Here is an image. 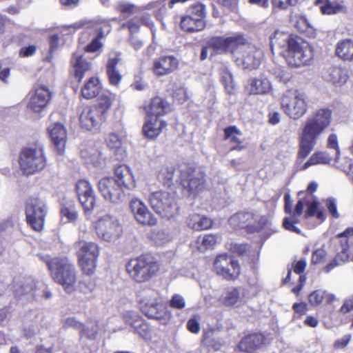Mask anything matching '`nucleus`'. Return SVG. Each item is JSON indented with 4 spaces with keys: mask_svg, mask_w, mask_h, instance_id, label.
Masks as SVG:
<instances>
[{
    "mask_svg": "<svg viewBox=\"0 0 353 353\" xmlns=\"http://www.w3.org/2000/svg\"><path fill=\"white\" fill-rule=\"evenodd\" d=\"M115 181L125 190H130L136 187V181L131 169L126 165H119L115 167L114 176Z\"/></svg>",
    "mask_w": 353,
    "mask_h": 353,
    "instance_id": "obj_28",
    "label": "nucleus"
},
{
    "mask_svg": "<svg viewBox=\"0 0 353 353\" xmlns=\"http://www.w3.org/2000/svg\"><path fill=\"white\" fill-rule=\"evenodd\" d=\"M98 259H77L78 266L83 275L93 276L97 270Z\"/></svg>",
    "mask_w": 353,
    "mask_h": 353,
    "instance_id": "obj_45",
    "label": "nucleus"
},
{
    "mask_svg": "<svg viewBox=\"0 0 353 353\" xmlns=\"http://www.w3.org/2000/svg\"><path fill=\"white\" fill-rule=\"evenodd\" d=\"M335 55L343 61H353V40L345 39L339 41L336 45Z\"/></svg>",
    "mask_w": 353,
    "mask_h": 353,
    "instance_id": "obj_39",
    "label": "nucleus"
},
{
    "mask_svg": "<svg viewBox=\"0 0 353 353\" xmlns=\"http://www.w3.org/2000/svg\"><path fill=\"white\" fill-rule=\"evenodd\" d=\"M92 70V64L79 52L72 53L70 59V75L81 83L87 74Z\"/></svg>",
    "mask_w": 353,
    "mask_h": 353,
    "instance_id": "obj_21",
    "label": "nucleus"
},
{
    "mask_svg": "<svg viewBox=\"0 0 353 353\" xmlns=\"http://www.w3.org/2000/svg\"><path fill=\"white\" fill-rule=\"evenodd\" d=\"M125 322L132 327L134 332L147 339L151 337V329L149 324L141 316L137 314H128L124 316Z\"/></svg>",
    "mask_w": 353,
    "mask_h": 353,
    "instance_id": "obj_30",
    "label": "nucleus"
},
{
    "mask_svg": "<svg viewBox=\"0 0 353 353\" xmlns=\"http://www.w3.org/2000/svg\"><path fill=\"white\" fill-rule=\"evenodd\" d=\"M121 61L119 55L108 59L105 65V73L109 84L117 88L120 87L123 79V75L117 68V65Z\"/></svg>",
    "mask_w": 353,
    "mask_h": 353,
    "instance_id": "obj_32",
    "label": "nucleus"
},
{
    "mask_svg": "<svg viewBox=\"0 0 353 353\" xmlns=\"http://www.w3.org/2000/svg\"><path fill=\"white\" fill-rule=\"evenodd\" d=\"M327 147L334 150V161H337L340 157V148L337 135L336 134H330L327 138Z\"/></svg>",
    "mask_w": 353,
    "mask_h": 353,
    "instance_id": "obj_53",
    "label": "nucleus"
},
{
    "mask_svg": "<svg viewBox=\"0 0 353 353\" xmlns=\"http://www.w3.org/2000/svg\"><path fill=\"white\" fill-rule=\"evenodd\" d=\"M48 130L57 154H63L67 136L66 130L63 125L60 123H55L51 125Z\"/></svg>",
    "mask_w": 353,
    "mask_h": 353,
    "instance_id": "obj_29",
    "label": "nucleus"
},
{
    "mask_svg": "<svg viewBox=\"0 0 353 353\" xmlns=\"http://www.w3.org/2000/svg\"><path fill=\"white\" fill-rule=\"evenodd\" d=\"M21 171L28 175L43 170L47 164L43 146L39 143L22 148L19 158Z\"/></svg>",
    "mask_w": 353,
    "mask_h": 353,
    "instance_id": "obj_8",
    "label": "nucleus"
},
{
    "mask_svg": "<svg viewBox=\"0 0 353 353\" xmlns=\"http://www.w3.org/2000/svg\"><path fill=\"white\" fill-rule=\"evenodd\" d=\"M140 108L144 110L146 116L160 118H163L172 110L171 103L165 98L160 96L152 97L148 104L142 105Z\"/></svg>",
    "mask_w": 353,
    "mask_h": 353,
    "instance_id": "obj_23",
    "label": "nucleus"
},
{
    "mask_svg": "<svg viewBox=\"0 0 353 353\" xmlns=\"http://www.w3.org/2000/svg\"><path fill=\"white\" fill-rule=\"evenodd\" d=\"M77 259H98L100 255V247L94 242L79 241L76 243Z\"/></svg>",
    "mask_w": 353,
    "mask_h": 353,
    "instance_id": "obj_31",
    "label": "nucleus"
},
{
    "mask_svg": "<svg viewBox=\"0 0 353 353\" xmlns=\"http://www.w3.org/2000/svg\"><path fill=\"white\" fill-rule=\"evenodd\" d=\"M168 125V121L163 118L147 116L142 127V132L145 138L154 140L163 132Z\"/></svg>",
    "mask_w": 353,
    "mask_h": 353,
    "instance_id": "obj_24",
    "label": "nucleus"
},
{
    "mask_svg": "<svg viewBox=\"0 0 353 353\" xmlns=\"http://www.w3.org/2000/svg\"><path fill=\"white\" fill-rule=\"evenodd\" d=\"M241 299V288L231 287L228 288L223 297L224 305L227 306L234 305L238 303Z\"/></svg>",
    "mask_w": 353,
    "mask_h": 353,
    "instance_id": "obj_47",
    "label": "nucleus"
},
{
    "mask_svg": "<svg viewBox=\"0 0 353 353\" xmlns=\"http://www.w3.org/2000/svg\"><path fill=\"white\" fill-rule=\"evenodd\" d=\"M292 309L294 312L292 320L295 321L301 319L307 314L308 306L305 302H296L292 305Z\"/></svg>",
    "mask_w": 353,
    "mask_h": 353,
    "instance_id": "obj_50",
    "label": "nucleus"
},
{
    "mask_svg": "<svg viewBox=\"0 0 353 353\" xmlns=\"http://www.w3.org/2000/svg\"><path fill=\"white\" fill-rule=\"evenodd\" d=\"M125 270L129 279L137 284L150 282L161 271L159 261L152 254L143 253L128 259Z\"/></svg>",
    "mask_w": 353,
    "mask_h": 353,
    "instance_id": "obj_4",
    "label": "nucleus"
},
{
    "mask_svg": "<svg viewBox=\"0 0 353 353\" xmlns=\"http://www.w3.org/2000/svg\"><path fill=\"white\" fill-rule=\"evenodd\" d=\"M117 100V95L110 91L100 94L94 104L85 108L79 117L81 126L86 130L103 123Z\"/></svg>",
    "mask_w": 353,
    "mask_h": 353,
    "instance_id": "obj_5",
    "label": "nucleus"
},
{
    "mask_svg": "<svg viewBox=\"0 0 353 353\" xmlns=\"http://www.w3.org/2000/svg\"><path fill=\"white\" fill-rule=\"evenodd\" d=\"M30 101L28 107L34 112H41L50 103L52 92L44 85L34 86L29 93Z\"/></svg>",
    "mask_w": 353,
    "mask_h": 353,
    "instance_id": "obj_19",
    "label": "nucleus"
},
{
    "mask_svg": "<svg viewBox=\"0 0 353 353\" xmlns=\"http://www.w3.org/2000/svg\"><path fill=\"white\" fill-rule=\"evenodd\" d=\"M221 82L223 85L225 90L228 94H234L235 86L233 82L232 76L230 72L224 71L221 74Z\"/></svg>",
    "mask_w": 353,
    "mask_h": 353,
    "instance_id": "obj_51",
    "label": "nucleus"
},
{
    "mask_svg": "<svg viewBox=\"0 0 353 353\" xmlns=\"http://www.w3.org/2000/svg\"><path fill=\"white\" fill-rule=\"evenodd\" d=\"M219 47H223L230 53L238 66L244 70H252L257 69L263 58V50L255 46L251 45L243 34L238 33L226 39L220 40Z\"/></svg>",
    "mask_w": 353,
    "mask_h": 353,
    "instance_id": "obj_3",
    "label": "nucleus"
},
{
    "mask_svg": "<svg viewBox=\"0 0 353 353\" xmlns=\"http://www.w3.org/2000/svg\"><path fill=\"white\" fill-rule=\"evenodd\" d=\"M180 184L189 196L196 197L207 188V175L195 163H183L180 165Z\"/></svg>",
    "mask_w": 353,
    "mask_h": 353,
    "instance_id": "obj_7",
    "label": "nucleus"
},
{
    "mask_svg": "<svg viewBox=\"0 0 353 353\" xmlns=\"http://www.w3.org/2000/svg\"><path fill=\"white\" fill-rule=\"evenodd\" d=\"M327 256L326 251L323 248H318L312 252L311 263L318 265L325 261Z\"/></svg>",
    "mask_w": 353,
    "mask_h": 353,
    "instance_id": "obj_56",
    "label": "nucleus"
},
{
    "mask_svg": "<svg viewBox=\"0 0 353 353\" xmlns=\"http://www.w3.org/2000/svg\"><path fill=\"white\" fill-rule=\"evenodd\" d=\"M271 3L278 10H285L293 5L292 0H271Z\"/></svg>",
    "mask_w": 353,
    "mask_h": 353,
    "instance_id": "obj_62",
    "label": "nucleus"
},
{
    "mask_svg": "<svg viewBox=\"0 0 353 353\" xmlns=\"http://www.w3.org/2000/svg\"><path fill=\"white\" fill-rule=\"evenodd\" d=\"M92 27L95 30L97 36L85 46V51L87 52H95L100 50L103 46L101 39L105 32L108 34L111 31L110 22L105 20L94 21Z\"/></svg>",
    "mask_w": 353,
    "mask_h": 353,
    "instance_id": "obj_26",
    "label": "nucleus"
},
{
    "mask_svg": "<svg viewBox=\"0 0 353 353\" xmlns=\"http://www.w3.org/2000/svg\"><path fill=\"white\" fill-rule=\"evenodd\" d=\"M227 37H221V36H213L210 37L206 42V46H203L201 50L200 59L203 61L208 57V49H212L215 54H227L228 50H225L223 47H219V43H223V41H219L220 40L226 39Z\"/></svg>",
    "mask_w": 353,
    "mask_h": 353,
    "instance_id": "obj_40",
    "label": "nucleus"
},
{
    "mask_svg": "<svg viewBox=\"0 0 353 353\" xmlns=\"http://www.w3.org/2000/svg\"><path fill=\"white\" fill-rule=\"evenodd\" d=\"M205 18V6L200 2L192 4L181 17L180 28L187 33L203 31L207 26Z\"/></svg>",
    "mask_w": 353,
    "mask_h": 353,
    "instance_id": "obj_13",
    "label": "nucleus"
},
{
    "mask_svg": "<svg viewBox=\"0 0 353 353\" xmlns=\"http://www.w3.org/2000/svg\"><path fill=\"white\" fill-rule=\"evenodd\" d=\"M333 160L334 157L331 156L326 151H316L309 158V159L301 167V170H305L312 165L318 164H329Z\"/></svg>",
    "mask_w": 353,
    "mask_h": 353,
    "instance_id": "obj_42",
    "label": "nucleus"
},
{
    "mask_svg": "<svg viewBox=\"0 0 353 353\" xmlns=\"http://www.w3.org/2000/svg\"><path fill=\"white\" fill-rule=\"evenodd\" d=\"M169 305L174 309L182 310L185 307V301L182 296L175 294L170 300Z\"/></svg>",
    "mask_w": 353,
    "mask_h": 353,
    "instance_id": "obj_57",
    "label": "nucleus"
},
{
    "mask_svg": "<svg viewBox=\"0 0 353 353\" xmlns=\"http://www.w3.org/2000/svg\"><path fill=\"white\" fill-rule=\"evenodd\" d=\"M281 107L290 119L298 120L307 112L306 95L299 89L288 90L281 99Z\"/></svg>",
    "mask_w": 353,
    "mask_h": 353,
    "instance_id": "obj_11",
    "label": "nucleus"
},
{
    "mask_svg": "<svg viewBox=\"0 0 353 353\" xmlns=\"http://www.w3.org/2000/svg\"><path fill=\"white\" fill-rule=\"evenodd\" d=\"M241 131L236 125H229L223 129L224 141H229L232 145L231 151H241L245 148L243 141L239 138Z\"/></svg>",
    "mask_w": 353,
    "mask_h": 353,
    "instance_id": "obj_36",
    "label": "nucleus"
},
{
    "mask_svg": "<svg viewBox=\"0 0 353 353\" xmlns=\"http://www.w3.org/2000/svg\"><path fill=\"white\" fill-rule=\"evenodd\" d=\"M152 209L163 218L170 219L179 214V205L175 192L157 190L148 197Z\"/></svg>",
    "mask_w": 353,
    "mask_h": 353,
    "instance_id": "obj_9",
    "label": "nucleus"
},
{
    "mask_svg": "<svg viewBox=\"0 0 353 353\" xmlns=\"http://www.w3.org/2000/svg\"><path fill=\"white\" fill-rule=\"evenodd\" d=\"M52 279L62 286L67 293L76 290L77 272L74 265L66 257H54L43 259Z\"/></svg>",
    "mask_w": 353,
    "mask_h": 353,
    "instance_id": "obj_6",
    "label": "nucleus"
},
{
    "mask_svg": "<svg viewBox=\"0 0 353 353\" xmlns=\"http://www.w3.org/2000/svg\"><path fill=\"white\" fill-rule=\"evenodd\" d=\"M333 111L322 107L312 112L305 121L299 137L296 163H301L314 150L321 136L330 128Z\"/></svg>",
    "mask_w": 353,
    "mask_h": 353,
    "instance_id": "obj_1",
    "label": "nucleus"
},
{
    "mask_svg": "<svg viewBox=\"0 0 353 353\" xmlns=\"http://www.w3.org/2000/svg\"><path fill=\"white\" fill-rule=\"evenodd\" d=\"M48 43L50 45L49 54L52 55L58 49L59 43V35L57 34L50 35L48 38Z\"/></svg>",
    "mask_w": 353,
    "mask_h": 353,
    "instance_id": "obj_63",
    "label": "nucleus"
},
{
    "mask_svg": "<svg viewBox=\"0 0 353 353\" xmlns=\"http://www.w3.org/2000/svg\"><path fill=\"white\" fill-rule=\"evenodd\" d=\"M94 227L98 236L106 241L117 239L121 232V227L119 222L108 215L99 219Z\"/></svg>",
    "mask_w": 353,
    "mask_h": 353,
    "instance_id": "obj_17",
    "label": "nucleus"
},
{
    "mask_svg": "<svg viewBox=\"0 0 353 353\" xmlns=\"http://www.w3.org/2000/svg\"><path fill=\"white\" fill-rule=\"evenodd\" d=\"M98 188L103 198L114 203L121 202L125 196V190L112 176L103 177L98 183Z\"/></svg>",
    "mask_w": 353,
    "mask_h": 353,
    "instance_id": "obj_18",
    "label": "nucleus"
},
{
    "mask_svg": "<svg viewBox=\"0 0 353 353\" xmlns=\"http://www.w3.org/2000/svg\"><path fill=\"white\" fill-rule=\"evenodd\" d=\"M247 88L250 94H266L271 92L272 84L268 77L260 76L248 79Z\"/></svg>",
    "mask_w": 353,
    "mask_h": 353,
    "instance_id": "obj_34",
    "label": "nucleus"
},
{
    "mask_svg": "<svg viewBox=\"0 0 353 353\" xmlns=\"http://www.w3.org/2000/svg\"><path fill=\"white\" fill-rule=\"evenodd\" d=\"M335 300V296L325 290H316L311 292L308 296V301L310 305L317 307L323 303L332 304Z\"/></svg>",
    "mask_w": 353,
    "mask_h": 353,
    "instance_id": "obj_43",
    "label": "nucleus"
},
{
    "mask_svg": "<svg viewBox=\"0 0 353 353\" xmlns=\"http://www.w3.org/2000/svg\"><path fill=\"white\" fill-rule=\"evenodd\" d=\"M290 22L293 24L296 31L305 37L308 38L316 37V28L305 16L301 14L292 15L290 17Z\"/></svg>",
    "mask_w": 353,
    "mask_h": 353,
    "instance_id": "obj_33",
    "label": "nucleus"
},
{
    "mask_svg": "<svg viewBox=\"0 0 353 353\" xmlns=\"http://www.w3.org/2000/svg\"><path fill=\"white\" fill-rule=\"evenodd\" d=\"M139 308L147 318L159 321L162 324H167L171 319V312L154 290H151V294L143 298L139 302Z\"/></svg>",
    "mask_w": 353,
    "mask_h": 353,
    "instance_id": "obj_10",
    "label": "nucleus"
},
{
    "mask_svg": "<svg viewBox=\"0 0 353 353\" xmlns=\"http://www.w3.org/2000/svg\"><path fill=\"white\" fill-rule=\"evenodd\" d=\"M61 218H65L68 222H73L77 219L78 212L75 204L68 203L63 205L60 210Z\"/></svg>",
    "mask_w": 353,
    "mask_h": 353,
    "instance_id": "obj_48",
    "label": "nucleus"
},
{
    "mask_svg": "<svg viewBox=\"0 0 353 353\" xmlns=\"http://www.w3.org/2000/svg\"><path fill=\"white\" fill-rule=\"evenodd\" d=\"M305 219L316 216L317 219L323 221L325 219L324 210L320 208L319 201H313L307 205V210L303 215Z\"/></svg>",
    "mask_w": 353,
    "mask_h": 353,
    "instance_id": "obj_44",
    "label": "nucleus"
},
{
    "mask_svg": "<svg viewBox=\"0 0 353 353\" xmlns=\"http://www.w3.org/2000/svg\"><path fill=\"white\" fill-rule=\"evenodd\" d=\"M37 50V47L36 45H29L22 47L19 51V56L21 58L32 57L35 54Z\"/></svg>",
    "mask_w": 353,
    "mask_h": 353,
    "instance_id": "obj_60",
    "label": "nucleus"
},
{
    "mask_svg": "<svg viewBox=\"0 0 353 353\" xmlns=\"http://www.w3.org/2000/svg\"><path fill=\"white\" fill-rule=\"evenodd\" d=\"M212 272L218 276L228 281L238 280L242 268L239 261L227 252L217 254L212 263Z\"/></svg>",
    "mask_w": 353,
    "mask_h": 353,
    "instance_id": "obj_12",
    "label": "nucleus"
},
{
    "mask_svg": "<svg viewBox=\"0 0 353 353\" xmlns=\"http://www.w3.org/2000/svg\"><path fill=\"white\" fill-rule=\"evenodd\" d=\"M248 245L247 243L238 244L235 243L232 245L231 250L239 256H244L248 250Z\"/></svg>",
    "mask_w": 353,
    "mask_h": 353,
    "instance_id": "obj_64",
    "label": "nucleus"
},
{
    "mask_svg": "<svg viewBox=\"0 0 353 353\" xmlns=\"http://www.w3.org/2000/svg\"><path fill=\"white\" fill-rule=\"evenodd\" d=\"M314 5L319 7L324 15H334L346 11L344 1H331L330 0H316Z\"/></svg>",
    "mask_w": 353,
    "mask_h": 353,
    "instance_id": "obj_37",
    "label": "nucleus"
},
{
    "mask_svg": "<svg viewBox=\"0 0 353 353\" xmlns=\"http://www.w3.org/2000/svg\"><path fill=\"white\" fill-rule=\"evenodd\" d=\"M270 39L271 48L275 46L281 48L282 57L292 68L310 65L313 59L312 48L305 39L295 34H288L275 30Z\"/></svg>",
    "mask_w": 353,
    "mask_h": 353,
    "instance_id": "obj_2",
    "label": "nucleus"
},
{
    "mask_svg": "<svg viewBox=\"0 0 353 353\" xmlns=\"http://www.w3.org/2000/svg\"><path fill=\"white\" fill-rule=\"evenodd\" d=\"M141 28L139 17L136 16L128 20V31L130 37L134 36V34L139 32Z\"/></svg>",
    "mask_w": 353,
    "mask_h": 353,
    "instance_id": "obj_59",
    "label": "nucleus"
},
{
    "mask_svg": "<svg viewBox=\"0 0 353 353\" xmlns=\"http://www.w3.org/2000/svg\"><path fill=\"white\" fill-rule=\"evenodd\" d=\"M174 172L175 168L173 165H163L159 170L157 178L163 185L170 186L172 182Z\"/></svg>",
    "mask_w": 353,
    "mask_h": 353,
    "instance_id": "obj_46",
    "label": "nucleus"
},
{
    "mask_svg": "<svg viewBox=\"0 0 353 353\" xmlns=\"http://www.w3.org/2000/svg\"><path fill=\"white\" fill-rule=\"evenodd\" d=\"M304 201L299 199L294 210H292V201L289 193L284 194V212L290 216H286L283 220V227L288 231L300 234L301 230L296 226L300 223V216L303 213Z\"/></svg>",
    "mask_w": 353,
    "mask_h": 353,
    "instance_id": "obj_15",
    "label": "nucleus"
},
{
    "mask_svg": "<svg viewBox=\"0 0 353 353\" xmlns=\"http://www.w3.org/2000/svg\"><path fill=\"white\" fill-rule=\"evenodd\" d=\"M172 97L173 100L179 104H183L189 99L187 90L182 87L177 88L174 90Z\"/></svg>",
    "mask_w": 353,
    "mask_h": 353,
    "instance_id": "obj_54",
    "label": "nucleus"
},
{
    "mask_svg": "<svg viewBox=\"0 0 353 353\" xmlns=\"http://www.w3.org/2000/svg\"><path fill=\"white\" fill-rule=\"evenodd\" d=\"M78 199L85 211H91L96 206V196L94 189L86 179H79L75 185Z\"/></svg>",
    "mask_w": 353,
    "mask_h": 353,
    "instance_id": "obj_22",
    "label": "nucleus"
},
{
    "mask_svg": "<svg viewBox=\"0 0 353 353\" xmlns=\"http://www.w3.org/2000/svg\"><path fill=\"white\" fill-rule=\"evenodd\" d=\"M103 86L97 77L92 76L87 79L81 88V96L87 100L93 99L99 95Z\"/></svg>",
    "mask_w": 353,
    "mask_h": 353,
    "instance_id": "obj_35",
    "label": "nucleus"
},
{
    "mask_svg": "<svg viewBox=\"0 0 353 353\" xmlns=\"http://www.w3.org/2000/svg\"><path fill=\"white\" fill-rule=\"evenodd\" d=\"M338 239H339V244L341 250L337 251L334 257L323 267V271L325 273H329L335 268L350 261L349 239L345 238Z\"/></svg>",
    "mask_w": 353,
    "mask_h": 353,
    "instance_id": "obj_25",
    "label": "nucleus"
},
{
    "mask_svg": "<svg viewBox=\"0 0 353 353\" xmlns=\"http://www.w3.org/2000/svg\"><path fill=\"white\" fill-rule=\"evenodd\" d=\"M46 214L47 207L42 199L38 197H30L28 199L26 207V219L33 230H43Z\"/></svg>",
    "mask_w": 353,
    "mask_h": 353,
    "instance_id": "obj_14",
    "label": "nucleus"
},
{
    "mask_svg": "<svg viewBox=\"0 0 353 353\" xmlns=\"http://www.w3.org/2000/svg\"><path fill=\"white\" fill-rule=\"evenodd\" d=\"M202 345L209 350L219 351L223 346V341L215 329L204 330L203 332Z\"/></svg>",
    "mask_w": 353,
    "mask_h": 353,
    "instance_id": "obj_38",
    "label": "nucleus"
},
{
    "mask_svg": "<svg viewBox=\"0 0 353 353\" xmlns=\"http://www.w3.org/2000/svg\"><path fill=\"white\" fill-rule=\"evenodd\" d=\"M187 329L192 334H198L201 330L200 323L196 318H191L187 322Z\"/></svg>",
    "mask_w": 353,
    "mask_h": 353,
    "instance_id": "obj_61",
    "label": "nucleus"
},
{
    "mask_svg": "<svg viewBox=\"0 0 353 353\" xmlns=\"http://www.w3.org/2000/svg\"><path fill=\"white\" fill-rule=\"evenodd\" d=\"M135 9L134 4L124 1L118 2L114 6V10L121 15H131L134 12Z\"/></svg>",
    "mask_w": 353,
    "mask_h": 353,
    "instance_id": "obj_52",
    "label": "nucleus"
},
{
    "mask_svg": "<svg viewBox=\"0 0 353 353\" xmlns=\"http://www.w3.org/2000/svg\"><path fill=\"white\" fill-rule=\"evenodd\" d=\"M105 142L107 146L110 150H114V152H116L117 150L121 148L123 144V139L119 134L111 132L108 134V137H106Z\"/></svg>",
    "mask_w": 353,
    "mask_h": 353,
    "instance_id": "obj_49",
    "label": "nucleus"
},
{
    "mask_svg": "<svg viewBox=\"0 0 353 353\" xmlns=\"http://www.w3.org/2000/svg\"><path fill=\"white\" fill-rule=\"evenodd\" d=\"M129 208L139 225L152 228L158 224V218L142 200L133 198L129 203Z\"/></svg>",
    "mask_w": 353,
    "mask_h": 353,
    "instance_id": "obj_16",
    "label": "nucleus"
},
{
    "mask_svg": "<svg viewBox=\"0 0 353 353\" xmlns=\"http://www.w3.org/2000/svg\"><path fill=\"white\" fill-rule=\"evenodd\" d=\"M179 66V60L176 57L163 54L153 60L151 70L156 77H161L174 72Z\"/></svg>",
    "mask_w": 353,
    "mask_h": 353,
    "instance_id": "obj_20",
    "label": "nucleus"
},
{
    "mask_svg": "<svg viewBox=\"0 0 353 353\" xmlns=\"http://www.w3.org/2000/svg\"><path fill=\"white\" fill-rule=\"evenodd\" d=\"M98 334V324L96 323L94 326L91 327L88 326L83 325L81 331L79 332V334L81 337H85L88 339H94L96 338Z\"/></svg>",
    "mask_w": 353,
    "mask_h": 353,
    "instance_id": "obj_55",
    "label": "nucleus"
},
{
    "mask_svg": "<svg viewBox=\"0 0 353 353\" xmlns=\"http://www.w3.org/2000/svg\"><path fill=\"white\" fill-rule=\"evenodd\" d=\"M217 243V236L212 234L205 235L201 241V245L205 249H212Z\"/></svg>",
    "mask_w": 353,
    "mask_h": 353,
    "instance_id": "obj_58",
    "label": "nucleus"
},
{
    "mask_svg": "<svg viewBox=\"0 0 353 353\" xmlns=\"http://www.w3.org/2000/svg\"><path fill=\"white\" fill-rule=\"evenodd\" d=\"M213 224L214 221L210 218L196 213L190 215L188 220V226L196 231L209 230Z\"/></svg>",
    "mask_w": 353,
    "mask_h": 353,
    "instance_id": "obj_41",
    "label": "nucleus"
},
{
    "mask_svg": "<svg viewBox=\"0 0 353 353\" xmlns=\"http://www.w3.org/2000/svg\"><path fill=\"white\" fill-rule=\"evenodd\" d=\"M266 343V336L260 332H253L245 335L239 343L240 350L254 353L261 348Z\"/></svg>",
    "mask_w": 353,
    "mask_h": 353,
    "instance_id": "obj_27",
    "label": "nucleus"
}]
</instances>
